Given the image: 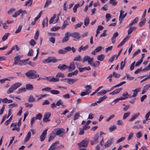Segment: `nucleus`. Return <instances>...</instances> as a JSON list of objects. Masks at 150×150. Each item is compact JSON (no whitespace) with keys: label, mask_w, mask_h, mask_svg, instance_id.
I'll list each match as a JSON object with an SVG mask.
<instances>
[{"label":"nucleus","mask_w":150,"mask_h":150,"mask_svg":"<svg viewBox=\"0 0 150 150\" xmlns=\"http://www.w3.org/2000/svg\"><path fill=\"white\" fill-rule=\"evenodd\" d=\"M35 71L30 70L26 73L25 75L29 79H33L39 77V75Z\"/></svg>","instance_id":"f257e3e1"},{"label":"nucleus","mask_w":150,"mask_h":150,"mask_svg":"<svg viewBox=\"0 0 150 150\" xmlns=\"http://www.w3.org/2000/svg\"><path fill=\"white\" fill-rule=\"evenodd\" d=\"M65 130L63 128H58L57 129H54L52 132L54 133L56 136H59V137H63L65 133Z\"/></svg>","instance_id":"f03ea898"},{"label":"nucleus","mask_w":150,"mask_h":150,"mask_svg":"<svg viewBox=\"0 0 150 150\" xmlns=\"http://www.w3.org/2000/svg\"><path fill=\"white\" fill-rule=\"evenodd\" d=\"M59 144V141H56L52 143L50 146L48 150H58L61 149L60 146H57V144Z\"/></svg>","instance_id":"7ed1b4c3"},{"label":"nucleus","mask_w":150,"mask_h":150,"mask_svg":"<svg viewBox=\"0 0 150 150\" xmlns=\"http://www.w3.org/2000/svg\"><path fill=\"white\" fill-rule=\"evenodd\" d=\"M93 57L91 58L90 57V56L86 55L85 56L83 57L82 62H85L87 61L88 64H89L91 65L92 62L93 61Z\"/></svg>","instance_id":"20e7f679"},{"label":"nucleus","mask_w":150,"mask_h":150,"mask_svg":"<svg viewBox=\"0 0 150 150\" xmlns=\"http://www.w3.org/2000/svg\"><path fill=\"white\" fill-rule=\"evenodd\" d=\"M89 140L86 138L84 140L82 141L79 144L80 147H85L87 146L88 145Z\"/></svg>","instance_id":"39448f33"},{"label":"nucleus","mask_w":150,"mask_h":150,"mask_svg":"<svg viewBox=\"0 0 150 150\" xmlns=\"http://www.w3.org/2000/svg\"><path fill=\"white\" fill-rule=\"evenodd\" d=\"M51 116V113L50 112L46 113L44 115L43 121L44 122H48L50 121L49 118Z\"/></svg>","instance_id":"423d86ee"},{"label":"nucleus","mask_w":150,"mask_h":150,"mask_svg":"<svg viewBox=\"0 0 150 150\" xmlns=\"http://www.w3.org/2000/svg\"><path fill=\"white\" fill-rule=\"evenodd\" d=\"M45 61L47 63H50L51 62L55 63L57 61V60L55 59L53 57H49L46 59Z\"/></svg>","instance_id":"0eeeda50"},{"label":"nucleus","mask_w":150,"mask_h":150,"mask_svg":"<svg viewBox=\"0 0 150 150\" xmlns=\"http://www.w3.org/2000/svg\"><path fill=\"white\" fill-rule=\"evenodd\" d=\"M47 130L48 129H46L42 133L40 137V140L41 141H43L45 138Z\"/></svg>","instance_id":"6e6552de"},{"label":"nucleus","mask_w":150,"mask_h":150,"mask_svg":"<svg viewBox=\"0 0 150 150\" xmlns=\"http://www.w3.org/2000/svg\"><path fill=\"white\" fill-rule=\"evenodd\" d=\"M69 36L77 39H79V38H80L79 34L77 32H75L71 33H69Z\"/></svg>","instance_id":"1a4fd4ad"},{"label":"nucleus","mask_w":150,"mask_h":150,"mask_svg":"<svg viewBox=\"0 0 150 150\" xmlns=\"http://www.w3.org/2000/svg\"><path fill=\"white\" fill-rule=\"evenodd\" d=\"M46 79L50 81L56 82H58V79H55V77L54 76H49L46 77Z\"/></svg>","instance_id":"9d476101"},{"label":"nucleus","mask_w":150,"mask_h":150,"mask_svg":"<svg viewBox=\"0 0 150 150\" xmlns=\"http://www.w3.org/2000/svg\"><path fill=\"white\" fill-rule=\"evenodd\" d=\"M99 136L98 134H96L94 138L93 141L91 140V145H93L98 143V139Z\"/></svg>","instance_id":"9b49d317"},{"label":"nucleus","mask_w":150,"mask_h":150,"mask_svg":"<svg viewBox=\"0 0 150 150\" xmlns=\"http://www.w3.org/2000/svg\"><path fill=\"white\" fill-rule=\"evenodd\" d=\"M65 37L62 39V43H64L65 42L69 40V33L67 32L65 34Z\"/></svg>","instance_id":"f8f14e48"},{"label":"nucleus","mask_w":150,"mask_h":150,"mask_svg":"<svg viewBox=\"0 0 150 150\" xmlns=\"http://www.w3.org/2000/svg\"><path fill=\"white\" fill-rule=\"evenodd\" d=\"M68 68H69V71H71L75 69V68L74 63L73 62H71L70 64V66L68 67Z\"/></svg>","instance_id":"ddd939ff"},{"label":"nucleus","mask_w":150,"mask_h":150,"mask_svg":"<svg viewBox=\"0 0 150 150\" xmlns=\"http://www.w3.org/2000/svg\"><path fill=\"white\" fill-rule=\"evenodd\" d=\"M113 142V138L110 139H108L107 142L105 144L104 146L105 147H109L112 144Z\"/></svg>","instance_id":"4468645a"},{"label":"nucleus","mask_w":150,"mask_h":150,"mask_svg":"<svg viewBox=\"0 0 150 150\" xmlns=\"http://www.w3.org/2000/svg\"><path fill=\"white\" fill-rule=\"evenodd\" d=\"M140 91V88H138L133 90V93L132 96L130 95L129 98H132V97H134L136 96L137 92Z\"/></svg>","instance_id":"2eb2a0df"},{"label":"nucleus","mask_w":150,"mask_h":150,"mask_svg":"<svg viewBox=\"0 0 150 150\" xmlns=\"http://www.w3.org/2000/svg\"><path fill=\"white\" fill-rule=\"evenodd\" d=\"M65 77V75L62 72H58L56 75L55 79H58V81L59 80V78L61 77L63 78Z\"/></svg>","instance_id":"dca6fc26"},{"label":"nucleus","mask_w":150,"mask_h":150,"mask_svg":"<svg viewBox=\"0 0 150 150\" xmlns=\"http://www.w3.org/2000/svg\"><path fill=\"white\" fill-rule=\"evenodd\" d=\"M139 115V113H137L135 114H134L132 116V117L130 118L128 120L129 122H131L135 119Z\"/></svg>","instance_id":"f3484780"},{"label":"nucleus","mask_w":150,"mask_h":150,"mask_svg":"<svg viewBox=\"0 0 150 150\" xmlns=\"http://www.w3.org/2000/svg\"><path fill=\"white\" fill-rule=\"evenodd\" d=\"M21 60L19 56H16L14 58V62L13 63V65L18 64V62H21Z\"/></svg>","instance_id":"a211bd4d"},{"label":"nucleus","mask_w":150,"mask_h":150,"mask_svg":"<svg viewBox=\"0 0 150 150\" xmlns=\"http://www.w3.org/2000/svg\"><path fill=\"white\" fill-rule=\"evenodd\" d=\"M57 68L62 71H64L68 68V66L65 64L59 65Z\"/></svg>","instance_id":"6ab92c4d"},{"label":"nucleus","mask_w":150,"mask_h":150,"mask_svg":"<svg viewBox=\"0 0 150 150\" xmlns=\"http://www.w3.org/2000/svg\"><path fill=\"white\" fill-rule=\"evenodd\" d=\"M78 79H67V82L68 83L71 84H73L74 82L76 81H77Z\"/></svg>","instance_id":"aec40b11"},{"label":"nucleus","mask_w":150,"mask_h":150,"mask_svg":"<svg viewBox=\"0 0 150 150\" xmlns=\"http://www.w3.org/2000/svg\"><path fill=\"white\" fill-rule=\"evenodd\" d=\"M118 35V33L117 32H116L114 33L113 35V36L111 38V40L112 44H114L116 38L117 37Z\"/></svg>","instance_id":"412c9836"},{"label":"nucleus","mask_w":150,"mask_h":150,"mask_svg":"<svg viewBox=\"0 0 150 150\" xmlns=\"http://www.w3.org/2000/svg\"><path fill=\"white\" fill-rule=\"evenodd\" d=\"M100 62L98 61H96L95 62V63L93 62V61L91 63V65L93 67H99Z\"/></svg>","instance_id":"4be33fe9"},{"label":"nucleus","mask_w":150,"mask_h":150,"mask_svg":"<svg viewBox=\"0 0 150 150\" xmlns=\"http://www.w3.org/2000/svg\"><path fill=\"white\" fill-rule=\"evenodd\" d=\"M22 12V9H20V10L16 11L12 16V17L16 18L17 16L19 15Z\"/></svg>","instance_id":"5701e85b"},{"label":"nucleus","mask_w":150,"mask_h":150,"mask_svg":"<svg viewBox=\"0 0 150 150\" xmlns=\"http://www.w3.org/2000/svg\"><path fill=\"white\" fill-rule=\"evenodd\" d=\"M31 133L29 131L28 132V134H27V136L26 137L24 141L25 143H26V142H27V141H28V140L30 139V138L31 137Z\"/></svg>","instance_id":"b1692460"},{"label":"nucleus","mask_w":150,"mask_h":150,"mask_svg":"<svg viewBox=\"0 0 150 150\" xmlns=\"http://www.w3.org/2000/svg\"><path fill=\"white\" fill-rule=\"evenodd\" d=\"M56 137L54 133L52 132L51 133L50 135V137L48 139V142H50L52 140Z\"/></svg>","instance_id":"393cba45"},{"label":"nucleus","mask_w":150,"mask_h":150,"mask_svg":"<svg viewBox=\"0 0 150 150\" xmlns=\"http://www.w3.org/2000/svg\"><path fill=\"white\" fill-rule=\"evenodd\" d=\"M149 87L148 85H146L143 88L142 91L141 92V94H143L146 92L148 90Z\"/></svg>","instance_id":"a878e982"},{"label":"nucleus","mask_w":150,"mask_h":150,"mask_svg":"<svg viewBox=\"0 0 150 150\" xmlns=\"http://www.w3.org/2000/svg\"><path fill=\"white\" fill-rule=\"evenodd\" d=\"M21 85V84L19 83H16L15 84L13 85L12 86L13 87L15 90L17 88L19 87Z\"/></svg>","instance_id":"bb28decb"},{"label":"nucleus","mask_w":150,"mask_h":150,"mask_svg":"<svg viewBox=\"0 0 150 150\" xmlns=\"http://www.w3.org/2000/svg\"><path fill=\"white\" fill-rule=\"evenodd\" d=\"M78 73V71L76 70L74 71V72L71 73H69L67 74V76L70 77L71 76H72L76 75Z\"/></svg>","instance_id":"cd10ccee"},{"label":"nucleus","mask_w":150,"mask_h":150,"mask_svg":"<svg viewBox=\"0 0 150 150\" xmlns=\"http://www.w3.org/2000/svg\"><path fill=\"white\" fill-rule=\"evenodd\" d=\"M107 98L106 95H105L103 96L100 97L99 98V100L97 101V103H101L102 101L105 99Z\"/></svg>","instance_id":"c85d7f7f"},{"label":"nucleus","mask_w":150,"mask_h":150,"mask_svg":"<svg viewBox=\"0 0 150 150\" xmlns=\"http://www.w3.org/2000/svg\"><path fill=\"white\" fill-rule=\"evenodd\" d=\"M104 57V55L103 54H102L100 55H99L97 56V59L98 60L100 61H102Z\"/></svg>","instance_id":"c756f323"},{"label":"nucleus","mask_w":150,"mask_h":150,"mask_svg":"<svg viewBox=\"0 0 150 150\" xmlns=\"http://www.w3.org/2000/svg\"><path fill=\"white\" fill-rule=\"evenodd\" d=\"M139 18L136 17V18L133 21L132 23H131L129 25V26H130L133 25V24H135L137 23L139 19Z\"/></svg>","instance_id":"7c9ffc66"},{"label":"nucleus","mask_w":150,"mask_h":150,"mask_svg":"<svg viewBox=\"0 0 150 150\" xmlns=\"http://www.w3.org/2000/svg\"><path fill=\"white\" fill-rule=\"evenodd\" d=\"M89 23V19L88 17H86L85 19L84 24L85 26L88 25Z\"/></svg>","instance_id":"2f4dec72"},{"label":"nucleus","mask_w":150,"mask_h":150,"mask_svg":"<svg viewBox=\"0 0 150 150\" xmlns=\"http://www.w3.org/2000/svg\"><path fill=\"white\" fill-rule=\"evenodd\" d=\"M35 100L34 98L32 95H30L28 98V101L29 102L32 103L34 102Z\"/></svg>","instance_id":"473e14b6"},{"label":"nucleus","mask_w":150,"mask_h":150,"mask_svg":"<svg viewBox=\"0 0 150 150\" xmlns=\"http://www.w3.org/2000/svg\"><path fill=\"white\" fill-rule=\"evenodd\" d=\"M26 88L27 90H33V87L31 84H27L26 86Z\"/></svg>","instance_id":"72a5a7b5"},{"label":"nucleus","mask_w":150,"mask_h":150,"mask_svg":"<svg viewBox=\"0 0 150 150\" xmlns=\"http://www.w3.org/2000/svg\"><path fill=\"white\" fill-rule=\"evenodd\" d=\"M116 128L117 127L115 125H113L111 126L109 128V131L110 132H111L116 129Z\"/></svg>","instance_id":"f704fd0d"},{"label":"nucleus","mask_w":150,"mask_h":150,"mask_svg":"<svg viewBox=\"0 0 150 150\" xmlns=\"http://www.w3.org/2000/svg\"><path fill=\"white\" fill-rule=\"evenodd\" d=\"M15 90L13 87L11 86V87L7 90V93L8 94H9L13 92L14 90Z\"/></svg>","instance_id":"c9c22d12"},{"label":"nucleus","mask_w":150,"mask_h":150,"mask_svg":"<svg viewBox=\"0 0 150 150\" xmlns=\"http://www.w3.org/2000/svg\"><path fill=\"white\" fill-rule=\"evenodd\" d=\"M46 22V25L47 26L48 25V19L47 17H46L43 21L42 23V27L44 28L45 26V22Z\"/></svg>","instance_id":"e433bc0d"},{"label":"nucleus","mask_w":150,"mask_h":150,"mask_svg":"<svg viewBox=\"0 0 150 150\" xmlns=\"http://www.w3.org/2000/svg\"><path fill=\"white\" fill-rule=\"evenodd\" d=\"M130 96V95H129L127 92H126L125 93H123L122 94V96L121 97L124 98V99H125L126 98L129 97Z\"/></svg>","instance_id":"4c0bfd02"},{"label":"nucleus","mask_w":150,"mask_h":150,"mask_svg":"<svg viewBox=\"0 0 150 150\" xmlns=\"http://www.w3.org/2000/svg\"><path fill=\"white\" fill-rule=\"evenodd\" d=\"M130 114V112H128L126 113H125L124 114L123 117H122V119L123 120L125 119L126 118L128 117Z\"/></svg>","instance_id":"58836bf2"},{"label":"nucleus","mask_w":150,"mask_h":150,"mask_svg":"<svg viewBox=\"0 0 150 150\" xmlns=\"http://www.w3.org/2000/svg\"><path fill=\"white\" fill-rule=\"evenodd\" d=\"M109 3L112 4L113 6H115L117 4V2L116 1V0H110Z\"/></svg>","instance_id":"ea45409f"},{"label":"nucleus","mask_w":150,"mask_h":150,"mask_svg":"<svg viewBox=\"0 0 150 150\" xmlns=\"http://www.w3.org/2000/svg\"><path fill=\"white\" fill-rule=\"evenodd\" d=\"M106 92L107 91L106 90L102 91L98 93H97V95L98 96H99V95L102 96L105 94L106 93Z\"/></svg>","instance_id":"a19ab883"},{"label":"nucleus","mask_w":150,"mask_h":150,"mask_svg":"<svg viewBox=\"0 0 150 150\" xmlns=\"http://www.w3.org/2000/svg\"><path fill=\"white\" fill-rule=\"evenodd\" d=\"M85 88L86 89V91L88 92L89 94L91 92V91L89 90L91 89L92 88L91 86L90 85H86L85 86Z\"/></svg>","instance_id":"79ce46f5"},{"label":"nucleus","mask_w":150,"mask_h":150,"mask_svg":"<svg viewBox=\"0 0 150 150\" xmlns=\"http://www.w3.org/2000/svg\"><path fill=\"white\" fill-rule=\"evenodd\" d=\"M80 116V113L78 112H77L74 115V120H75L78 119Z\"/></svg>","instance_id":"37998d69"},{"label":"nucleus","mask_w":150,"mask_h":150,"mask_svg":"<svg viewBox=\"0 0 150 150\" xmlns=\"http://www.w3.org/2000/svg\"><path fill=\"white\" fill-rule=\"evenodd\" d=\"M80 5L79 4H76L73 8V11L74 13H75L76 12L77 10V9L79 7Z\"/></svg>","instance_id":"c03bdc74"},{"label":"nucleus","mask_w":150,"mask_h":150,"mask_svg":"<svg viewBox=\"0 0 150 150\" xmlns=\"http://www.w3.org/2000/svg\"><path fill=\"white\" fill-rule=\"evenodd\" d=\"M50 92L51 93L53 94H58L60 93L59 91L56 90H51Z\"/></svg>","instance_id":"a18cd8bd"},{"label":"nucleus","mask_w":150,"mask_h":150,"mask_svg":"<svg viewBox=\"0 0 150 150\" xmlns=\"http://www.w3.org/2000/svg\"><path fill=\"white\" fill-rule=\"evenodd\" d=\"M9 34V33H6L2 38V40L3 41L6 40L8 38V37Z\"/></svg>","instance_id":"49530a36"},{"label":"nucleus","mask_w":150,"mask_h":150,"mask_svg":"<svg viewBox=\"0 0 150 150\" xmlns=\"http://www.w3.org/2000/svg\"><path fill=\"white\" fill-rule=\"evenodd\" d=\"M42 117V115L41 113H38L36 115V117H35V119L40 120Z\"/></svg>","instance_id":"de8ad7c7"},{"label":"nucleus","mask_w":150,"mask_h":150,"mask_svg":"<svg viewBox=\"0 0 150 150\" xmlns=\"http://www.w3.org/2000/svg\"><path fill=\"white\" fill-rule=\"evenodd\" d=\"M68 23L67 20H65L64 21V24L61 27L62 29H64L68 25Z\"/></svg>","instance_id":"09e8293b"},{"label":"nucleus","mask_w":150,"mask_h":150,"mask_svg":"<svg viewBox=\"0 0 150 150\" xmlns=\"http://www.w3.org/2000/svg\"><path fill=\"white\" fill-rule=\"evenodd\" d=\"M56 16L55 14H54L53 17L50 18L49 21V23L50 24H51L53 23L54 20L56 17Z\"/></svg>","instance_id":"8fccbe9b"},{"label":"nucleus","mask_w":150,"mask_h":150,"mask_svg":"<svg viewBox=\"0 0 150 150\" xmlns=\"http://www.w3.org/2000/svg\"><path fill=\"white\" fill-rule=\"evenodd\" d=\"M66 52V51L64 49H60L58 50V53L60 54H64Z\"/></svg>","instance_id":"3c124183"},{"label":"nucleus","mask_w":150,"mask_h":150,"mask_svg":"<svg viewBox=\"0 0 150 150\" xmlns=\"http://www.w3.org/2000/svg\"><path fill=\"white\" fill-rule=\"evenodd\" d=\"M74 60L75 61H81V56L80 55H78L74 58Z\"/></svg>","instance_id":"603ef678"},{"label":"nucleus","mask_w":150,"mask_h":150,"mask_svg":"<svg viewBox=\"0 0 150 150\" xmlns=\"http://www.w3.org/2000/svg\"><path fill=\"white\" fill-rule=\"evenodd\" d=\"M129 38L128 36H126L123 40L120 43V45H122L125 43L126 41Z\"/></svg>","instance_id":"864d4df0"},{"label":"nucleus","mask_w":150,"mask_h":150,"mask_svg":"<svg viewBox=\"0 0 150 150\" xmlns=\"http://www.w3.org/2000/svg\"><path fill=\"white\" fill-rule=\"evenodd\" d=\"M125 60L126 58H125L124 60V62L123 61L121 62V66L120 67V68L121 69H122L124 67L125 65Z\"/></svg>","instance_id":"5fc2aeb1"},{"label":"nucleus","mask_w":150,"mask_h":150,"mask_svg":"<svg viewBox=\"0 0 150 150\" xmlns=\"http://www.w3.org/2000/svg\"><path fill=\"white\" fill-rule=\"evenodd\" d=\"M52 2L51 0H47L44 6V7L45 8L47 7L49 4H50Z\"/></svg>","instance_id":"6e6d98bb"},{"label":"nucleus","mask_w":150,"mask_h":150,"mask_svg":"<svg viewBox=\"0 0 150 150\" xmlns=\"http://www.w3.org/2000/svg\"><path fill=\"white\" fill-rule=\"evenodd\" d=\"M136 29V28L135 27H131L128 30V34H130L132 32L133 30L135 29Z\"/></svg>","instance_id":"4d7b16f0"},{"label":"nucleus","mask_w":150,"mask_h":150,"mask_svg":"<svg viewBox=\"0 0 150 150\" xmlns=\"http://www.w3.org/2000/svg\"><path fill=\"white\" fill-rule=\"evenodd\" d=\"M39 33L38 30H37L35 33L34 36V39L35 40H37L38 39V37L39 35Z\"/></svg>","instance_id":"13d9d810"},{"label":"nucleus","mask_w":150,"mask_h":150,"mask_svg":"<svg viewBox=\"0 0 150 150\" xmlns=\"http://www.w3.org/2000/svg\"><path fill=\"white\" fill-rule=\"evenodd\" d=\"M63 104V102L61 100H57V102L56 105L57 106H59L60 105H62V104Z\"/></svg>","instance_id":"bf43d9fd"},{"label":"nucleus","mask_w":150,"mask_h":150,"mask_svg":"<svg viewBox=\"0 0 150 150\" xmlns=\"http://www.w3.org/2000/svg\"><path fill=\"white\" fill-rule=\"evenodd\" d=\"M83 23L82 22H80L79 23H77L74 25V28L75 29H76L80 27L82 24Z\"/></svg>","instance_id":"052dcab7"},{"label":"nucleus","mask_w":150,"mask_h":150,"mask_svg":"<svg viewBox=\"0 0 150 150\" xmlns=\"http://www.w3.org/2000/svg\"><path fill=\"white\" fill-rule=\"evenodd\" d=\"M60 28V27L58 26L54 27L51 29V31H56L58 30Z\"/></svg>","instance_id":"680f3d73"},{"label":"nucleus","mask_w":150,"mask_h":150,"mask_svg":"<svg viewBox=\"0 0 150 150\" xmlns=\"http://www.w3.org/2000/svg\"><path fill=\"white\" fill-rule=\"evenodd\" d=\"M11 49L13 50L15 49L17 51H18L20 50V48L17 45H15L13 46Z\"/></svg>","instance_id":"e2e57ef3"},{"label":"nucleus","mask_w":150,"mask_h":150,"mask_svg":"<svg viewBox=\"0 0 150 150\" xmlns=\"http://www.w3.org/2000/svg\"><path fill=\"white\" fill-rule=\"evenodd\" d=\"M112 75L114 76V77L116 78H117L119 77L120 75L119 74L115 72L114 71L112 72Z\"/></svg>","instance_id":"0e129e2a"},{"label":"nucleus","mask_w":150,"mask_h":150,"mask_svg":"<svg viewBox=\"0 0 150 150\" xmlns=\"http://www.w3.org/2000/svg\"><path fill=\"white\" fill-rule=\"evenodd\" d=\"M36 43V42L33 39L31 40L29 42L30 44L32 46L35 45Z\"/></svg>","instance_id":"69168bd1"},{"label":"nucleus","mask_w":150,"mask_h":150,"mask_svg":"<svg viewBox=\"0 0 150 150\" xmlns=\"http://www.w3.org/2000/svg\"><path fill=\"white\" fill-rule=\"evenodd\" d=\"M22 27V26L21 25H20L18 27V29L15 31V33H19L21 30Z\"/></svg>","instance_id":"338daca9"},{"label":"nucleus","mask_w":150,"mask_h":150,"mask_svg":"<svg viewBox=\"0 0 150 150\" xmlns=\"http://www.w3.org/2000/svg\"><path fill=\"white\" fill-rule=\"evenodd\" d=\"M49 40L52 43L54 44L55 42V39L54 38L51 37L49 38Z\"/></svg>","instance_id":"774afa93"}]
</instances>
